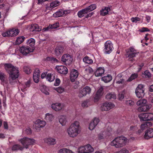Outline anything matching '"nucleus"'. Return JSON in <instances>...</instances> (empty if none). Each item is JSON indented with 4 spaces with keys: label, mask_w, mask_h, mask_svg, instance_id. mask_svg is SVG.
<instances>
[{
    "label": "nucleus",
    "mask_w": 153,
    "mask_h": 153,
    "mask_svg": "<svg viewBox=\"0 0 153 153\" xmlns=\"http://www.w3.org/2000/svg\"><path fill=\"white\" fill-rule=\"evenodd\" d=\"M4 68L7 72L9 74V80L10 83L12 84V81L18 78L19 75L18 68L11 64H4Z\"/></svg>",
    "instance_id": "f257e3e1"
},
{
    "label": "nucleus",
    "mask_w": 153,
    "mask_h": 153,
    "mask_svg": "<svg viewBox=\"0 0 153 153\" xmlns=\"http://www.w3.org/2000/svg\"><path fill=\"white\" fill-rule=\"evenodd\" d=\"M67 131L70 137L72 138L76 137L80 132L79 122L78 121H75L70 125Z\"/></svg>",
    "instance_id": "f03ea898"
},
{
    "label": "nucleus",
    "mask_w": 153,
    "mask_h": 153,
    "mask_svg": "<svg viewBox=\"0 0 153 153\" xmlns=\"http://www.w3.org/2000/svg\"><path fill=\"white\" fill-rule=\"evenodd\" d=\"M127 141V138L124 137H118L111 142V145L116 148H119L125 146Z\"/></svg>",
    "instance_id": "7ed1b4c3"
},
{
    "label": "nucleus",
    "mask_w": 153,
    "mask_h": 153,
    "mask_svg": "<svg viewBox=\"0 0 153 153\" xmlns=\"http://www.w3.org/2000/svg\"><path fill=\"white\" fill-rule=\"evenodd\" d=\"M19 141L26 149L28 148L29 146L33 145L35 142V140L27 137H24Z\"/></svg>",
    "instance_id": "20e7f679"
},
{
    "label": "nucleus",
    "mask_w": 153,
    "mask_h": 153,
    "mask_svg": "<svg viewBox=\"0 0 153 153\" xmlns=\"http://www.w3.org/2000/svg\"><path fill=\"white\" fill-rule=\"evenodd\" d=\"M130 51L127 54V56L128 58V61L133 62L135 61L134 57H136L138 55L139 53L136 50L132 48H130L129 49Z\"/></svg>",
    "instance_id": "39448f33"
},
{
    "label": "nucleus",
    "mask_w": 153,
    "mask_h": 153,
    "mask_svg": "<svg viewBox=\"0 0 153 153\" xmlns=\"http://www.w3.org/2000/svg\"><path fill=\"white\" fill-rule=\"evenodd\" d=\"M144 86L142 84L138 85L135 90L136 96L139 98H143L145 94Z\"/></svg>",
    "instance_id": "423d86ee"
},
{
    "label": "nucleus",
    "mask_w": 153,
    "mask_h": 153,
    "mask_svg": "<svg viewBox=\"0 0 153 153\" xmlns=\"http://www.w3.org/2000/svg\"><path fill=\"white\" fill-rule=\"evenodd\" d=\"M138 117L141 120L147 121L153 120V114L147 113H141L138 115Z\"/></svg>",
    "instance_id": "0eeeda50"
},
{
    "label": "nucleus",
    "mask_w": 153,
    "mask_h": 153,
    "mask_svg": "<svg viewBox=\"0 0 153 153\" xmlns=\"http://www.w3.org/2000/svg\"><path fill=\"white\" fill-rule=\"evenodd\" d=\"M19 32V31L18 29L13 28L2 33V35L4 37H13L17 35Z\"/></svg>",
    "instance_id": "6e6552de"
},
{
    "label": "nucleus",
    "mask_w": 153,
    "mask_h": 153,
    "mask_svg": "<svg viewBox=\"0 0 153 153\" xmlns=\"http://www.w3.org/2000/svg\"><path fill=\"white\" fill-rule=\"evenodd\" d=\"M73 60L70 55L68 54H64L61 58V61L66 65H69L71 63Z\"/></svg>",
    "instance_id": "1a4fd4ad"
},
{
    "label": "nucleus",
    "mask_w": 153,
    "mask_h": 153,
    "mask_svg": "<svg viewBox=\"0 0 153 153\" xmlns=\"http://www.w3.org/2000/svg\"><path fill=\"white\" fill-rule=\"evenodd\" d=\"M34 48H31L29 46H22L20 47L19 51L22 54L26 55L28 53L33 51Z\"/></svg>",
    "instance_id": "9d476101"
},
{
    "label": "nucleus",
    "mask_w": 153,
    "mask_h": 153,
    "mask_svg": "<svg viewBox=\"0 0 153 153\" xmlns=\"http://www.w3.org/2000/svg\"><path fill=\"white\" fill-rule=\"evenodd\" d=\"M113 49V44L111 41H108L105 43V48L104 49L105 53L109 54L112 51Z\"/></svg>",
    "instance_id": "9b49d317"
},
{
    "label": "nucleus",
    "mask_w": 153,
    "mask_h": 153,
    "mask_svg": "<svg viewBox=\"0 0 153 153\" xmlns=\"http://www.w3.org/2000/svg\"><path fill=\"white\" fill-rule=\"evenodd\" d=\"M115 106L111 102H105L103 103L100 109L102 111H108Z\"/></svg>",
    "instance_id": "f8f14e48"
},
{
    "label": "nucleus",
    "mask_w": 153,
    "mask_h": 153,
    "mask_svg": "<svg viewBox=\"0 0 153 153\" xmlns=\"http://www.w3.org/2000/svg\"><path fill=\"white\" fill-rule=\"evenodd\" d=\"M91 91V89L90 87L86 86L80 91L78 96L80 98L83 97L85 96L87 94H90Z\"/></svg>",
    "instance_id": "ddd939ff"
},
{
    "label": "nucleus",
    "mask_w": 153,
    "mask_h": 153,
    "mask_svg": "<svg viewBox=\"0 0 153 153\" xmlns=\"http://www.w3.org/2000/svg\"><path fill=\"white\" fill-rule=\"evenodd\" d=\"M65 47L63 45H59L55 48L54 53L56 55L59 56L63 52Z\"/></svg>",
    "instance_id": "4468645a"
},
{
    "label": "nucleus",
    "mask_w": 153,
    "mask_h": 153,
    "mask_svg": "<svg viewBox=\"0 0 153 153\" xmlns=\"http://www.w3.org/2000/svg\"><path fill=\"white\" fill-rule=\"evenodd\" d=\"M56 69L60 74L65 75L68 73V70L66 67L63 65H58L56 67Z\"/></svg>",
    "instance_id": "2eb2a0df"
},
{
    "label": "nucleus",
    "mask_w": 153,
    "mask_h": 153,
    "mask_svg": "<svg viewBox=\"0 0 153 153\" xmlns=\"http://www.w3.org/2000/svg\"><path fill=\"white\" fill-rule=\"evenodd\" d=\"M100 121L99 119L95 117L94 118L90 123L89 128L90 130H93L95 127L97 126Z\"/></svg>",
    "instance_id": "dca6fc26"
},
{
    "label": "nucleus",
    "mask_w": 153,
    "mask_h": 153,
    "mask_svg": "<svg viewBox=\"0 0 153 153\" xmlns=\"http://www.w3.org/2000/svg\"><path fill=\"white\" fill-rule=\"evenodd\" d=\"M79 75L78 71L75 69L72 70L71 72L70 79L72 82H74L77 78Z\"/></svg>",
    "instance_id": "f3484780"
},
{
    "label": "nucleus",
    "mask_w": 153,
    "mask_h": 153,
    "mask_svg": "<svg viewBox=\"0 0 153 153\" xmlns=\"http://www.w3.org/2000/svg\"><path fill=\"white\" fill-rule=\"evenodd\" d=\"M144 137L148 139L153 137V128H150L146 131Z\"/></svg>",
    "instance_id": "a211bd4d"
},
{
    "label": "nucleus",
    "mask_w": 153,
    "mask_h": 153,
    "mask_svg": "<svg viewBox=\"0 0 153 153\" xmlns=\"http://www.w3.org/2000/svg\"><path fill=\"white\" fill-rule=\"evenodd\" d=\"M40 71L38 69H36L34 71L33 78L34 82L38 83L39 81L40 76Z\"/></svg>",
    "instance_id": "6ab92c4d"
},
{
    "label": "nucleus",
    "mask_w": 153,
    "mask_h": 153,
    "mask_svg": "<svg viewBox=\"0 0 153 153\" xmlns=\"http://www.w3.org/2000/svg\"><path fill=\"white\" fill-rule=\"evenodd\" d=\"M152 107L150 105H144L143 106L139 107L137 110L140 112H146L148 111Z\"/></svg>",
    "instance_id": "aec40b11"
},
{
    "label": "nucleus",
    "mask_w": 153,
    "mask_h": 153,
    "mask_svg": "<svg viewBox=\"0 0 153 153\" xmlns=\"http://www.w3.org/2000/svg\"><path fill=\"white\" fill-rule=\"evenodd\" d=\"M30 30L31 31H39L42 30V28L39 27L37 24H34L31 25L30 28Z\"/></svg>",
    "instance_id": "412c9836"
},
{
    "label": "nucleus",
    "mask_w": 153,
    "mask_h": 153,
    "mask_svg": "<svg viewBox=\"0 0 153 153\" xmlns=\"http://www.w3.org/2000/svg\"><path fill=\"white\" fill-rule=\"evenodd\" d=\"M46 124V122L40 119L37 120L36 121L35 126L39 128L44 127Z\"/></svg>",
    "instance_id": "4be33fe9"
},
{
    "label": "nucleus",
    "mask_w": 153,
    "mask_h": 153,
    "mask_svg": "<svg viewBox=\"0 0 153 153\" xmlns=\"http://www.w3.org/2000/svg\"><path fill=\"white\" fill-rule=\"evenodd\" d=\"M105 71L104 68L99 67L95 73V75L97 77L101 76Z\"/></svg>",
    "instance_id": "5701e85b"
},
{
    "label": "nucleus",
    "mask_w": 153,
    "mask_h": 153,
    "mask_svg": "<svg viewBox=\"0 0 153 153\" xmlns=\"http://www.w3.org/2000/svg\"><path fill=\"white\" fill-rule=\"evenodd\" d=\"M45 143L51 145H54L56 144V140L51 137L46 138L44 139Z\"/></svg>",
    "instance_id": "b1692460"
},
{
    "label": "nucleus",
    "mask_w": 153,
    "mask_h": 153,
    "mask_svg": "<svg viewBox=\"0 0 153 153\" xmlns=\"http://www.w3.org/2000/svg\"><path fill=\"white\" fill-rule=\"evenodd\" d=\"M51 107L53 109L56 111H59L62 109L61 104L59 103L53 104L51 105Z\"/></svg>",
    "instance_id": "393cba45"
},
{
    "label": "nucleus",
    "mask_w": 153,
    "mask_h": 153,
    "mask_svg": "<svg viewBox=\"0 0 153 153\" xmlns=\"http://www.w3.org/2000/svg\"><path fill=\"white\" fill-rule=\"evenodd\" d=\"M59 122L62 126L65 125L67 122V120L66 117L64 116H60L59 118Z\"/></svg>",
    "instance_id": "a878e982"
},
{
    "label": "nucleus",
    "mask_w": 153,
    "mask_h": 153,
    "mask_svg": "<svg viewBox=\"0 0 153 153\" xmlns=\"http://www.w3.org/2000/svg\"><path fill=\"white\" fill-rule=\"evenodd\" d=\"M105 97L108 100L111 99H115L116 98V94L113 92L108 93L106 95Z\"/></svg>",
    "instance_id": "bb28decb"
},
{
    "label": "nucleus",
    "mask_w": 153,
    "mask_h": 153,
    "mask_svg": "<svg viewBox=\"0 0 153 153\" xmlns=\"http://www.w3.org/2000/svg\"><path fill=\"white\" fill-rule=\"evenodd\" d=\"M66 11H64L62 10H60L54 13L53 15L55 17H58L62 16L65 14L66 13Z\"/></svg>",
    "instance_id": "cd10ccee"
},
{
    "label": "nucleus",
    "mask_w": 153,
    "mask_h": 153,
    "mask_svg": "<svg viewBox=\"0 0 153 153\" xmlns=\"http://www.w3.org/2000/svg\"><path fill=\"white\" fill-rule=\"evenodd\" d=\"M152 123L151 122H146L142 124L140 126L142 130L146 129L148 127H150L152 126Z\"/></svg>",
    "instance_id": "c85d7f7f"
},
{
    "label": "nucleus",
    "mask_w": 153,
    "mask_h": 153,
    "mask_svg": "<svg viewBox=\"0 0 153 153\" xmlns=\"http://www.w3.org/2000/svg\"><path fill=\"white\" fill-rule=\"evenodd\" d=\"M102 80L105 83L110 82L112 79V76L110 75H108L107 76H105L102 77Z\"/></svg>",
    "instance_id": "c756f323"
},
{
    "label": "nucleus",
    "mask_w": 153,
    "mask_h": 153,
    "mask_svg": "<svg viewBox=\"0 0 153 153\" xmlns=\"http://www.w3.org/2000/svg\"><path fill=\"white\" fill-rule=\"evenodd\" d=\"M110 10V8L109 7H105L104 9H102L100 11V15L104 16L107 14L109 11Z\"/></svg>",
    "instance_id": "7c9ffc66"
},
{
    "label": "nucleus",
    "mask_w": 153,
    "mask_h": 153,
    "mask_svg": "<svg viewBox=\"0 0 153 153\" xmlns=\"http://www.w3.org/2000/svg\"><path fill=\"white\" fill-rule=\"evenodd\" d=\"M46 79L50 82H52L55 79V76L53 74L49 73L46 75Z\"/></svg>",
    "instance_id": "2f4dec72"
},
{
    "label": "nucleus",
    "mask_w": 153,
    "mask_h": 153,
    "mask_svg": "<svg viewBox=\"0 0 153 153\" xmlns=\"http://www.w3.org/2000/svg\"><path fill=\"white\" fill-rule=\"evenodd\" d=\"M27 43L28 45V46H30L31 48H34V46L35 45V40L33 38H30L28 40Z\"/></svg>",
    "instance_id": "473e14b6"
},
{
    "label": "nucleus",
    "mask_w": 153,
    "mask_h": 153,
    "mask_svg": "<svg viewBox=\"0 0 153 153\" xmlns=\"http://www.w3.org/2000/svg\"><path fill=\"white\" fill-rule=\"evenodd\" d=\"M88 13L87 10L86 8H85L79 11L77 15L79 17H82L84 16L85 14H86Z\"/></svg>",
    "instance_id": "72a5a7b5"
},
{
    "label": "nucleus",
    "mask_w": 153,
    "mask_h": 153,
    "mask_svg": "<svg viewBox=\"0 0 153 153\" xmlns=\"http://www.w3.org/2000/svg\"><path fill=\"white\" fill-rule=\"evenodd\" d=\"M86 153H91L94 151V148L89 144L85 146Z\"/></svg>",
    "instance_id": "f704fd0d"
},
{
    "label": "nucleus",
    "mask_w": 153,
    "mask_h": 153,
    "mask_svg": "<svg viewBox=\"0 0 153 153\" xmlns=\"http://www.w3.org/2000/svg\"><path fill=\"white\" fill-rule=\"evenodd\" d=\"M53 117L52 114L48 113L45 114V119L48 121H51L53 120Z\"/></svg>",
    "instance_id": "c9c22d12"
},
{
    "label": "nucleus",
    "mask_w": 153,
    "mask_h": 153,
    "mask_svg": "<svg viewBox=\"0 0 153 153\" xmlns=\"http://www.w3.org/2000/svg\"><path fill=\"white\" fill-rule=\"evenodd\" d=\"M23 149V148L21 146L19 145L15 144L12 147V149L13 151H17L19 150H22Z\"/></svg>",
    "instance_id": "e433bc0d"
},
{
    "label": "nucleus",
    "mask_w": 153,
    "mask_h": 153,
    "mask_svg": "<svg viewBox=\"0 0 153 153\" xmlns=\"http://www.w3.org/2000/svg\"><path fill=\"white\" fill-rule=\"evenodd\" d=\"M59 2L58 1H55L50 3V8L51 9L54 8L59 5Z\"/></svg>",
    "instance_id": "4c0bfd02"
},
{
    "label": "nucleus",
    "mask_w": 153,
    "mask_h": 153,
    "mask_svg": "<svg viewBox=\"0 0 153 153\" xmlns=\"http://www.w3.org/2000/svg\"><path fill=\"white\" fill-rule=\"evenodd\" d=\"M147 102L146 100L144 99L140 100L137 101V105L138 106H143L144 105L146 104Z\"/></svg>",
    "instance_id": "58836bf2"
},
{
    "label": "nucleus",
    "mask_w": 153,
    "mask_h": 153,
    "mask_svg": "<svg viewBox=\"0 0 153 153\" xmlns=\"http://www.w3.org/2000/svg\"><path fill=\"white\" fill-rule=\"evenodd\" d=\"M25 37L23 36L18 37L16 41V45H19L24 40Z\"/></svg>",
    "instance_id": "ea45409f"
},
{
    "label": "nucleus",
    "mask_w": 153,
    "mask_h": 153,
    "mask_svg": "<svg viewBox=\"0 0 153 153\" xmlns=\"http://www.w3.org/2000/svg\"><path fill=\"white\" fill-rule=\"evenodd\" d=\"M58 153H73V152L66 148H63L59 150Z\"/></svg>",
    "instance_id": "a19ab883"
},
{
    "label": "nucleus",
    "mask_w": 153,
    "mask_h": 153,
    "mask_svg": "<svg viewBox=\"0 0 153 153\" xmlns=\"http://www.w3.org/2000/svg\"><path fill=\"white\" fill-rule=\"evenodd\" d=\"M96 5L95 4H92L89 6L87 8H86V9L88 13L94 10L96 8Z\"/></svg>",
    "instance_id": "79ce46f5"
},
{
    "label": "nucleus",
    "mask_w": 153,
    "mask_h": 153,
    "mask_svg": "<svg viewBox=\"0 0 153 153\" xmlns=\"http://www.w3.org/2000/svg\"><path fill=\"white\" fill-rule=\"evenodd\" d=\"M83 60L85 63L88 64H91L93 63V60L90 59L88 56H86L83 59Z\"/></svg>",
    "instance_id": "37998d69"
},
{
    "label": "nucleus",
    "mask_w": 153,
    "mask_h": 153,
    "mask_svg": "<svg viewBox=\"0 0 153 153\" xmlns=\"http://www.w3.org/2000/svg\"><path fill=\"white\" fill-rule=\"evenodd\" d=\"M106 88V87L101 86L98 90L96 93L101 96L103 94V90Z\"/></svg>",
    "instance_id": "c03bdc74"
},
{
    "label": "nucleus",
    "mask_w": 153,
    "mask_h": 153,
    "mask_svg": "<svg viewBox=\"0 0 153 153\" xmlns=\"http://www.w3.org/2000/svg\"><path fill=\"white\" fill-rule=\"evenodd\" d=\"M121 77V75L118 74L116 77V79H117L118 80L116 81V83L117 84H123L124 82V80L123 79H120V80H118L120 77Z\"/></svg>",
    "instance_id": "a18cd8bd"
},
{
    "label": "nucleus",
    "mask_w": 153,
    "mask_h": 153,
    "mask_svg": "<svg viewBox=\"0 0 153 153\" xmlns=\"http://www.w3.org/2000/svg\"><path fill=\"white\" fill-rule=\"evenodd\" d=\"M6 75L3 72L0 71V79L1 81V83L5 82V79L6 78Z\"/></svg>",
    "instance_id": "49530a36"
},
{
    "label": "nucleus",
    "mask_w": 153,
    "mask_h": 153,
    "mask_svg": "<svg viewBox=\"0 0 153 153\" xmlns=\"http://www.w3.org/2000/svg\"><path fill=\"white\" fill-rule=\"evenodd\" d=\"M125 92L124 91H123L119 94L118 99L119 100H122L124 98Z\"/></svg>",
    "instance_id": "de8ad7c7"
},
{
    "label": "nucleus",
    "mask_w": 153,
    "mask_h": 153,
    "mask_svg": "<svg viewBox=\"0 0 153 153\" xmlns=\"http://www.w3.org/2000/svg\"><path fill=\"white\" fill-rule=\"evenodd\" d=\"M137 77V74H132L129 78L127 80L128 81H131Z\"/></svg>",
    "instance_id": "09e8293b"
},
{
    "label": "nucleus",
    "mask_w": 153,
    "mask_h": 153,
    "mask_svg": "<svg viewBox=\"0 0 153 153\" xmlns=\"http://www.w3.org/2000/svg\"><path fill=\"white\" fill-rule=\"evenodd\" d=\"M79 153H85L86 152L85 146H82L80 147L78 149Z\"/></svg>",
    "instance_id": "8fccbe9b"
},
{
    "label": "nucleus",
    "mask_w": 153,
    "mask_h": 153,
    "mask_svg": "<svg viewBox=\"0 0 153 153\" xmlns=\"http://www.w3.org/2000/svg\"><path fill=\"white\" fill-rule=\"evenodd\" d=\"M24 71L27 74H30L31 72V69L27 66H25L24 67Z\"/></svg>",
    "instance_id": "3c124183"
},
{
    "label": "nucleus",
    "mask_w": 153,
    "mask_h": 153,
    "mask_svg": "<svg viewBox=\"0 0 153 153\" xmlns=\"http://www.w3.org/2000/svg\"><path fill=\"white\" fill-rule=\"evenodd\" d=\"M89 100H88L84 101L82 102L81 105L83 107H87L88 106V102Z\"/></svg>",
    "instance_id": "603ef678"
},
{
    "label": "nucleus",
    "mask_w": 153,
    "mask_h": 153,
    "mask_svg": "<svg viewBox=\"0 0 153 153\" xmlns=\"http://www.w3.org/2000/svg\"><path fill=\"white\" fill-rule=\"evenodd\" d=\"M101 96V95L96 93L94 100V102H97L98 101Z\"/></svg>",
    "instance_id": "864d4df0"
},
{
    "label": "nucleus",
    "mask_w": 153,
    "mask_h": 153,
    "mask_svg": "<svg viewBox=\"0 0 153 153\" xmlns=\"http://www.w3.org/2000/svg\"><path fill=\"white\" fill-rule=\"evenodd\" d=\"M126 103L127 105L130 106L133 105L134 104V102L131 100H126Z\"/></svg>",
    "instance_id": "5fc2aeb1"
},
{
    "label": "nucleus",
    "mask_w": 153,
    "mask_h": 153,
    "mask_svg": "<svg viewBox=\"0 0 153 153\" xmlns=\"http://www.w3.org/2000/svg\"><path fill=\"white\" fill-rule=\"evenodd\" d=\"M56 91L59 93H61L64 91V88L62 87H60L56 89Z\"/></svg>",
    "instance_id": "6e6d98bb"
},
{
    "label": "nucleus",
    "mask_w": 153,
    "mask_h": 153,
    "mask_svg": "<svg viewBox=\"0 0 153 153\" xmlns=\"http://www.w3.org/2000/svg\"><path fill=\"white\" fill-rule=\"evenodd\" d=\"M144 75L145 76L146 78H149L151 76V73L148 71H144Z\"/></svg>",
    "instance_id": "4d7b16f0"
},
{
    "label": "nucleus",
    "mask_w": 153,
    "mask_h": 153,
    "mask_svg": "<svg viewBox=\"0 0 153 153\" xmlns=\"http://www.w3.org/2000/svg\"><path fill=\"white\" fill-rule=\"evenodd\" d=\"M50 26H51V29H55L59 26V23H58L56 22L54 24L50 25Z\"/></svg>",
    "instance_id": "13d9d810"
},
{
    "label": "nucleus",
    "mask_w": 153,
    "mask_h": 153,
    "mask_svg": "<svg viewBox=\"0 0 153 153\" xmlns=\"http://www.w3.org/2000/svg\"><path fill=\"white\" fill-rule=\"evenodd\" d=\"M20 87L22 91L23 92H24L25 91V88L27 87L25 84H21L20 85Z\"/></svg>",
    "instance_id": "bf43d9fd"
},
{
    "label": "nucleus",
    "mask_w": 153,
    "mask_h": 153,
    "mask_svg": "<svg viewBox=\"0 0 153 153\" xmlns=\"http://www.w3.org/2000/svg\"><path fill=\"white\" fill-rule=\"evenodd\" d=\"M131 20L132 22L136 23L137 22L140 21V19L136 17L135 18H131Z\"/></svg>",
    "instance_id": "052dcab7"
},
{
    "label": "nucleus",
    "mask_w": 153,
    "mask_h": 153,
    "mask_svg": "<svg viewBox=\"0 0 153 153\" xmlns=\"http://www.w3.org/2000/svg\"><path fill=\"white\" fill-rule=\"evenodd\" d=\"M98 138L99 140H100L104 138V136L103 134L100 133L98 134Z\"/></svg>",
    "instance_id": "680f3d73"
},
{
    "label": "nucleus",
    "mask_w": 153,
    "mask_h": 153,
    "mask_svg": "<svg viewBox=\"0 0 153 153\" xmlns=\"http://www.w3.org/2000/svg\"><path fill=\"white\" fill-rule=\"evenodd\" d=\"M128 150L126 149H123L118 152L116 153H128Z\"/></svg>",
    "instance_id": "e2e57ef3"
},
{
    "label": "nucleus",
    "mask_w": 153,
    "mask_h": 153,
    "mask_svg": "<svg viewBox=\"0 0 153 153\" xmlns=\"http://www.w3.org/2000/svg\"><path fill=\"white\" fill-rule=\"evenodd\" d=\"M25 132L27 134H30L31 133V129L30 128H27L25 130Z\"/></svg>",
    "instance_id": "0e129e2a"
},
{
    "label": "nucleus",
    "mask_w": 153,
    "mask_h": 153,
    "mask_svg": "<svg viewBox=\"0 0 153 153\" xmlns=\"http://www.w3.org/2000/svg\"><path fill=\"white\" fill-rule=\"evenodd\" d=\"M47 60H53L54 62H58V60L57 59H56V58H54L53 57L50 58V57H48L47 58Z\"/></svg>",
    "instance_id": "69168bd1"
},
{
    "label": "nucleus",
    "mask_w": 153,
    "mask_h": 153,
    "mask_svg": "<svg viewBox=\"0 0 153 153\" xmlns=\"http://www.w3.org/2000/svg\"><path fill=\"white\" fill-rule=\"evenodd\" d=\"M140 31L141 32H144L145 31H149V30L146 27H143L141 30H140Z\"/></svg>",
    "instance_id": "338daca9"
},
{
    "label": "nucleus",
    "mask_w": 153,
    "mask_h": 153,
    "mask_svg": "<svg viewBox=\"0 0 153 153\" xmlns=\"http://www.w3.org/2000/svg\"><path fill=\"white\" fill-rule=\"evenodd\" d=\"M51 26H50V25L49 26H48L46 27L43 28L42 29V30L43 31H48L50 29H51Z\"/></svg>",
    "instance_id": "774afa93"
}]
</instances>
